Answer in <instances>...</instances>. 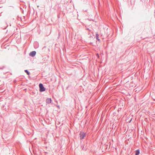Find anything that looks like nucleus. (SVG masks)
<instances>
[{"label": "nucleus", "instance_id": "f257e3e1", "mask_svg": "<svg viewBox=\"0 0 155 155\" xmlns=\"http://www.w3.org/2000/svg\"><path fill=\"white\" fill-rule=\"evenodd\" d=\"M39 91L41 92H43L45 91L46 89L44 87L43 84L42 83H40L39 84Z\"/></svg>", "mask_w": 155, "mask_h": 155}, {"label": "nucleus", "instance_id": "f03ea898", "mask_svg": "<svg viewBox=\"0 0 155 155\" xmlns=\"http://www.w3.org/2000/svg\"><path fill=\"white\" fill-rule=\"evenodd\" d=\"M80 139L81 140L84 138V137L86 136V134L84 132H81L79 134Z\"/></svg>", "mask_w": 155, "mask_h": 155}, {"label": "nucleus", "instance_id": "7ed1b4c3", "mask_svg": "<svg viewBox=\"0 0 155 155\" xmlns=\"http://www.w3.org/2000/svg\"><path fill=\"white\" fill-rule=\"evenodd\" d=\"M36 53L35 51H33L29 53V55L32 57H33L35 55Z\"/></svg>", "mask_w": 155, "mask_h": 155}, {"label": "nucleus", "instance_id": "20e7f679", "mask_svg": "<svg viewBox=\"0 0 155 155\" xmlns=\"http://www.w3.org/2000/svg\"><path fill=\"white\" fill-rule=\"evenodd\" d=\"M52 100L51 98H48L46 100V102L48 104H50Z\"/></svg>", "mask_w": 155, "mask_h": 155}, {"label": "nucleus", "instance_id": "39448f33", "mask_svg": "<svg viewBox=\"0 0 155 155\" xmlns=\"http://www.w3.org/2000/svg\"><path fill=\"white\" fill-rule=\"evenodd\" d=\"M34 48H38L39 44L38 42H34Z\"/></svg>", "mask_w": 155, "mask_h": 155}, {"label": "nucleus", "instance_id": "423d86ee", "mask_svg": "<svg viewBox=\"0 0 155 155\" xmlns=\"http://www.w3.org/2000/svg\"><path fill=\"white\" fill-rule=\"evenodd\" d=\"M140 153V150L138 149L135 151V155H139Z\"/></svg>", "mask_w": 155, "mask_h": 155}, {"label": "nucleus", "instance_id": "0eeeda50", "mask_svg": "<svg viewBox=\"0 0 155 155\" xmlns=\"http://www.w3.org/2000/svg\"><path fill=\"white\" fill-rule=\"evenodd\" d=\"M96 38L97 39V41H99V42H100V40L99 38V35L97 33L96 34Z\"/></svg>", "mask_w": 155, "mask_h": 155}, {"label": "nucleus", "instance_id": "6e6552de", "mask_svg": "<svg viewBox=\"0 0 155 155\" xmlns=\"http://www.w3.org/2000/svg\"><path fill=\"white\" fill-rule=\"evenodd\" d=\"M25 72L27 75H29L30 74V72L28 71L27 70H25L24 71Z\"/></svg>", "mask_w": 155, "mask_h": 155}, {"label": "nucleus", "instance_id": "1a4fd4ad", "mask_svg": "<svg viewBox=\"0 0 155 155\" xmlns=\"http://www.w3.org/2000/svg\"><path fill=\"white\" fill-rule=\"evenodd\" d=\"M4 68V67H2V68H0V70H1V69L2 70V69H3Z\"/></svg>", "mask_w": 155, "mask_h": 155}, {"label": "nucleus", "instance_id": "9d476101", "mask_svg": "<svg viewBox=\"0 0 155 155\" xmlns=\"http://www.w3.org/2000/svg\"><path fill=\"white\" fill-rule=\"evenodd\" d=\"M45 48H46V46H44V47H43V49H44Z\"/></svg>", "mask_w": 155, "mask_h": 155}, {"label": "nucleus", "instance_id": "9b49d317", "mask_svg": "<svg viewBox=\"0 0 155 155\" xmlns=\"http://www.w3.org/2000/svg\"><path fill=\"white\" fill-rule=\"evenodd\" d=\"M131 120H130L129 121V123L130 122H131Z\"/></svg>", "mask_w": 155, "mask_h": 155}]
</instances>
